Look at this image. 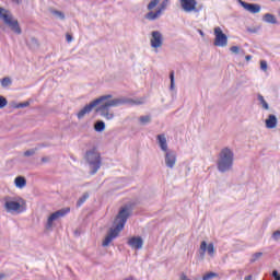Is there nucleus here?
Masks as SVG:
<instances>
[{
    "instance_id": "nucleus-1",
    "label": "nucleus",
    "mask_w": 280,
    "mask_h": 280,
    "mask_svg": "<svg viewBox=\"0 0 280 280\" xmlns=\"http://www.w3.org/2000/svg\"><path fill=\"white\" fill-rule=\"evenodd\" d=\"M130 215H132L131 206H125L119 209L118 214L116 215V219L114 221V224H116L115 228H110L107 232V235L103 240L102 246L104 248H106V246H109L113 240L119 237V233L124 231V226H126V223L128 222V218H130Z\"/></svg>"
},
{
    "instance_id": "nucleus-2",
    "label": "nucleus",
    "mask_w": 280,
    "mask_h": 280,
    "mask_svg": "<svg viewBox=\"0 0 280 280\" xmlns=\"http://www.w3.org/2000/svg\"><path fill=\"white\" fill-rule=\"evenodd\" d=\"M135 104V101L128 97H118V98H108L104 103L95 108V113H98L101 117H104L107 120L115 119V114L110 113V108H117L118 106H125Z\"/></svg>"
},
{
    "instance_id": "nucleus-3",
    "label": "nucleus",
    "mask_w": 280,
    "mask_h": 280,
    "mask_svg": "<svg viewBox=\"0 0 280 280\" xmlns=\"http://www.w3.org/2000/svg\"><path fill=\"white\" fill-rule=\"evenodd\" d=\"M235 161V153L229 147L223 148L219 153L217 161V170L221 174H226L233 170V163Z\"/></svg>"
},
{
    "instance_id": "nucleus-4",
    "label": "nucleus",
    "mask_w": 280,
    "mask_h": 280,
    "mask_svg": "<svg viewBox=\"0 0 280 280\" xmlns=\"http://www.w3.org/2000/svg\"><path fill=\"white\" fill-rule=\"evenodd\" d=\"M85 161L90 166L91 176H95V173L100 172V167H102V155L97 152L96 148L85 152Z\"/></svg>"
},
{
    "instance_id": "nucleus-5",
    "label": "nucleus",
    "mask_w": 280,
    "mask_h": 280,
    "mask_svg": "<svg viewBox=\"0 0 280 280\" xmlns=\"http://www.w3.org/2000/svg\"><path fill=\"white\" fill-rule=\"evenodd\" d=\"M0 19L3 20V23L8 25L11 32H14V34H23L21 25L19 24V20H14L12 12H10V10L0 7Z\"/></svg>"
},
{
    "instance_id": "nucleus-6",
    "label": "nucleus",
    "mask_w": 280,
    "mask_h": 280,
    "mask_svg": "<svg viewBox=\"0 0 280 280\" xmlns=\"http://www.w3.org/2000/svg\"><path fill=\"white\" fill-rule=\"evenodd\" d=\"M106 100H113V95L112 94L102 95L95 98L94 101L90 102L89 104H86L77 114L78 119H84L85 115H89L90 113H92L93 108H97V106H100V104H103V102H106Z\"/></svg>"
},
{
    "instance_id": "nucleus-7",
    "label": "nucleus",
    "mask_w": 280,
    "mask_h": 280,
    "mask_svg": "<svg viewBox=\"0 0 280 280\" xmlns=\"http://www.w3.org/2000/svg\"><path fill=\"white\" fill-rule=\"evenodd\" d=\"M1 202L7 213H14V212L21 213L23 211L21 210V202H19V198L16 197L4 196L1 199Z\"/></svg>"
},
{
    "instance_id": "nucleus-8",
    "label": "nucleus",
    "mask_w": 280,
    "mask_h": 280,
    "mask_svg": "<svg viewBox=\"0 0 280 280\" xmlns=\"http://www.w3.org/2000/svg\"><path fill=\"white\" fill-rule=\"evenodd\" d=\"M215 47H226L229 45V36L224 34L220 26L214 27V42Z\"/></svg>"
},
{
    "instance_id": "nucleus-9",
    "label": "nucleus",
    "mask_w": 280,
    "mask_h": 280,
    "mask_svg": "<svg viewBox=\"0 0 280 280\" xmlns=\"http://www.w3.org/2000/svg\"><path fill=\"white\" fill-rule=\"evenodd\" d=\"M70 212H71V208H62L60 210L52 212L47 219V223H46L47 231L52 229L54 222H56V220H58L59 218H65V215H67V213H70Z\"/></svg>"
},
{
    "instance_id": "nucleus-10",
    "label": "nucleus",
    "mask_w": 280,
    "mask_h": 280,
    "mask_svg": "<svg viewBox=\"0 0 280 280\" xmlns=\"http://www.w3.org/2000/svg\"><path fill=\"white\" fill-rule=\"evenodd\" d=\"M180 8L184 10V12H200L202 10V5H198V1L196 0H179Z\"/></svg>"
},
{
    "instance_id": "nucleus-11",
    "label": "nucleus",
    "mask_w": 280,
    "mask_h": 280,
    "mask_svg": "<svg viewBox=\"0 0 280 280\" xmlns=\"http://www.w3.org/2000/svg\"><path fill=\"white\" fill-rule=\"evenodd\" d=\"M165 155H164V163L166 165V167H168L170 170H174L175 165H176V151L168 149L167 151H164Z\"/></svg>"
},
{
    "instance_id": "nucleus-12",
    "label": "nucleus",
    "mask_w": 280,
    "mask_h": 280,
    "mask_svg": "<svg viewBox=\"0 0 280 280\" xmlns=\"http://www.w3.org/2000/svg\"><path fill=\"white\" fill-rule=\"evenodd\" d=\"M205 253H208L210 257H213L215 255V247L213 243H210L207 245L206 241H202L199 248V255L201 259H205Z\"/></svg>"
},
{
    "instance_id": "nucleus-13",
    "label": "nucleus",
    "mask_w": 280,
    "mask_h": 280,
    "mask_svg": "<svg viewBox=\"0 0 280 280\" xmlns=\"http://www.w3.org/2000/svg\"><path fill=\"white\" fill-rule=\"evenodd\" d=\"M151 47L153 49H159V47H163V34L159 31H153L151 33Z\"/></svg>"
},
{
    "instance_id": "nucleus-14",
    "label": "nucleus",
    "mask_w": 280,
    "mask_h": 280,
    "mask_svg": "<svg viewBox=\"0 0 280 280\" xmlns=\"http://www.w3.org/2000/svg\"><path fill=\"white\" fill-rule=\"evenodd\" d=\"M238 3L244 8V10L250 12V14H259V12H261V5L257 3H248L244 0H238Z\"/></svg>"
},
{
    "instance_id": "nucleus-15",
    "label": "nucleus",
    "mask_w": 280,
    "mask_h": 280,
    "mask_svg": "<svg viewBox=\"0 0 280 280\" xmlns=\"http://www.w3.org/2000/svg\"><path fill=\"white\" fill-rule=\"evenodd\" d=\"M130 248H135V250H141L143 248V238L141 236H132L127 242Z\"/></svg>"
},
{
    "instance_id": "nucleus-16",
    "label": "nucleus",
    "mask_w": 280,
    "mask_h": 280,
    "mask_svg": "<svg viewBox=\"0 0 280 280\" xmlns=\"http://www.w3.org/2000/svg\"><path fill=\"white\" fill-rule=\"evenodd\" d=\"M277 124H278V119H277V116L275 114L268 115V118L265 120V126L269 130H272V129L277 128Z\"/></svg>"
},
{
    "instance_id": "nucleus-17",
    "label": "nucleus",
    "mask_w": 280,
    "mask_h": 280,
    "mask_svg": "<svg viewBox=\"0 0 280 280\" xmlns=\"http://www.w3.org/2000/svg\"><path fill=\"white\" fill-rule=\"evenodd\" d=\"M158 143L161 148L162 152H167V138H165V135H159L158 136Z\"/></svg>"
},
{
    "instance_id": "nucleus-18",
    "label": "nucleus",
    "mask_w": 280,
    "mask_h": 280,
    "mask_svg": "<svg viewBox=\"0 0 280 280\" xmlns=\"http://www.w3.org/2000/svg\"><path fill=\"white\" fill-rule=\"evenodd\" d=\"M262 21L264 23H269L270 25H277L279 23V21H277V16L271 13H266L262 16Z\"/></svg>"
},
{
    "instance_id": "nucleus-19",
    "label": "nucleus",
    "mask_w": 280,
    "mask_h": 280,
    "mask_svg": "<svg viewBox=\"0 0 280 280\" xmlns=\"http://www.w3.org/2000/svg\"><path fill=\"white\" fill-rule=\"evenodd\" d=\"M26 45L33 51H36V49L40 47V43L38 42V39H36V37H31L30 39H27Z\"/></svg>"
},
{
    "instance_id": "nucleus-20",
    "label": "nucleus",
    "mask_w": 280,
    "mask_h": 280,
    "mask_svg": "<svg viewBox=\"0 0 280 280\" xmlns=\"http://www.w3.org/2000/svg\"><path fill=\"white\" fill-rule=\"evenodd\" d=\"M159 16H161V11H159V9H156V11H150L149 13H147L144 15V19L147 21H156V19H159Z\"/></svg>"
},
{
    "instance_id": "nucleus-21",
    "label": "nucleus",
    "mask_w": 280,
    "mask_h": 280,
    "mask_svg": "<svg viewBox=\"0 0 280 280\" xmlns=\"http://www.w3.org/2000/svg\"><path fill=\"white\" fill-rule=\"evenodd\" d=\"M15 183V187H18V189H23V187H25V185H27V179H25V177L23 176H18L14 179Z\"/></svg>"
},
{
    "instance_id": "nucleus-22",
    "label": "nucleus",
    "mask_w": 280,
    "mask_h": 280,
    "mask_svg": "<svg viewBox=\"0 0 280 280\" xmlns=\"http://www.w3.org/2000/svg\"><path fill=\"white\" fill-rule=\"evenodd\" d=\"M95 132H104L106 130V122L104 120H96L94 124Z\"/></svg>"
},
{
    "instance_id": "nucleus-23",
    "label": "nucleus",
    "mask_w": 280,
    "mask_h": 280,
    "mask_svg": "<svg viewBox=\"0 0 280 280\" xmlns=\"http://www.w3.org/2000/svg\"><path fill=\"white\" fill-rule=\"evenodd\" d=\"M140 126H148V124L152 122V116L145 115L139 117Z\"/></svg>"
},
{
    "instance_id": "nucleus-24",
    "label": "nucleus",
    "mask_w": 280,
    "mask_h": 280,
    "mask_svg": "<svg viewBox=\"0 0 280 280\" xmlns=\"http://www.w3.org/2000/svg\"><path fill=\"white\" fill-rule=\"evenodd\" d=\"M258 102L261 104L265 110H270V105H268V102H266V98H264V95L258 94Z\"/></svg>"
},
{
    "instance_id": "nucleus-25",
    "label": "nucleus",
    "mask_w": 280,
    "mask_h": 280,
    "mask_svg": "<svg viewBox=\"0 0 280 280\" xmlns=\"http://www.w3.org/2000/svg\"><path fill=\"white\" fill-rule=\"evenodd\" d=\"M89 197H90L89 192H84V194L82 195V197H80V198L78 199V201H77V207H78V208L82 207V205H83L84 202H86V200H89Z\"/></svg>"
},
{
    "instance_id": "nucleus-26",
    "label": "nucleus",
    "mask_w": 280,
    "mask_h": 280,
    "mask_svg": "<svg viewBox=\"0 0 280 280\" xmlns=\"http://www.w3.org/2000/svg\"><path fill=\"white\" fill-rule=\"evenodd\" d=\"M50 13L56 16L57 19H60V21H65L66 16H65V13L62 11H58L56 9H52L50 11Z\"/></svg>"
},
{
    "instance_id": "nucleus-27",
    "label": "nucleus",
    "mask_w": 280,
    "mask_h": 280,
    "mask_svg": "<svg viewBox=\"0 0 280 280\" xmlns=\"http://www.w3.org/2000/svg\"><path fill=\"white\" fill-rule=\"evenodd\" d=\"M170 80H171L170 90L174 91V89H176V80H175V77H174V70H172L170 72Z\"/></svg>"
},
{
    "instance_id": "nucleus-28",
    "label": "nucleus",
    "mask_w": 280,
    "mask_h": 280,
    "mask_svg": "<svg viewBox=\"0 0 280 280\" xmlns=\"http://www.w3.org/2000/svg\"><path fill=\"white\" fill-rule=\"evenodd\" d=\"M12 84V79H10V77H5L1 80V86L3 89H7V86H11Z\"/></svg>"
},
{
    "instance_id": "nucleus-29",
    "label": "nucleus",
    "mask_w": 280,
    "mask_h": 280,
    "mask_svg": "<svg viewBox=\"0 0 280 280\" xmlns=\"http://www.w3.org/2000/svg\"><path fill=\"white\" fill-rule=\"evenodd\" d=\"M264 257V253L257 252L254 255H252V258L249 260V264H255L259 258Z\"/></svg>"
},
{
    "instance_id": "nucleus-30",
    "label": "nucleus",
    "mask_w": 280,
    "mask_h": 280,
    "mask_svg": "<svg viewBox=\"0 0 280 280\" xmlns=\"http://www.w3.org/2000/svg\"><path fill=\"white\" fill-rule=\"evenodd\" d=\"M159 3H161V0H151L148 3L147 9L152 11V10H154V8H156V5H159Z\"/></svg>"
},
{
    "instance_id": "nucleus-31",
    "label": "nucleus",
    "mask_w": 280,
    "mask_h": 280,
    "mask_svg": "<svg viewBox=\"0 0 280 280\" xmlns=\"http://www.w3.org/2000/svg\"><path fill=\"white\" fill-rule=\"evenodd\" d=\"M167 5H170V0H163L160 3L158 10L162 13V12H164V10H167Z\"/></svg>"
},
{
    "instance_id": "nucleus-32",
    "label": "nucleus",
    "mask_w": 280,
    "mask_h": 280,
    "mask_svg": "<svg viewBox=\"0 0 280 280\" xmlns=\"http://www.w3.org/2000/svg\"><path fill=\"white\" fill-rule=\"evenodd\" d=\"M215 277H218V273L210 271L202 277V280L215 279Z\"/></svg>"
},
{
    "instance_id": "nucleus-33",
    "label": "nucleus",
    "mask_w": 280,
    "mask_h": 280,
    "mask_svg": "<svg viewBox=\"0 0 280 280\" xmlns=\"http://www.w3.org/2000/svg\"><path fill=\"white\" fill-rule=\"evenodd\" d=\"M30 106V102H24V103H14L13 108H27Z\"/></svg>"
},
{
    "instance_id": "nucleus-34",
    "label": "nucleus",
    "mask_w": 280,
    "mask_h": 280,
    "mask_svg": "<svg viewBox=\"0 0 280 280\" xmlns=\"http://www.w3.org/2000/svg\"><path fill=\"white\" fill-rule=\"evenodd\" d=\"M38 152V148H33L24 152V156H34Z\"/></svg>"
},
{
    "instance_id": "nucleus-35",
    "label": "nucleus",
    "mask_w": 280,
    "mask_h": 280,
    "mask_svg": "<svg viewBox=\"0 0 280 280\" xmlns=\"http://www.w3.org/2000/svg\"><path fill=\"white\" fill-rule=\"evenodd\" d=\"M230 51H232V54H244V49H240V47L238 46H232L231 48H230Z\"/></svg>"
},
{
    "instance_id": "nucleus-36",
    "label": "nucleus",
    "mask_w": 280,
    "mask_h": 280,
    "mask_svg": "<svg viewBox=\"0 0 280 280\" xmlns=\"http://www.w3.org/2000/svg\"><path fill=\"white\" fill-rule=\"evenodd\" d=\"M8 106V98L0 95V108H5Z\"/></svg>"
},
{
    "instance_id": "nucleus-37",
    "label": "nucleus",
    "mask_w": 280,
    "mask_h": 280,
    "mask_svg": "<svg viewBox=\"0 0 280 280\" xmlns=\"http://www.w3.org/2000/svg\"><path fill=\"white\" fill-rule=\"evenodd\" d=\"M261 71H268V62L266 60L260 61Z\"/></svg>"
},
{
    "instance_id": "nucleus-38",
    "label": "nucleus",
    "mask_w": 280,
    "mask_h": 280,
    "mask_svg": "<svg viewBox=\"0 0 280 280\" xmlns=\"http://www.w3.org/2000/svg\"><path fill=\"white\" fill-rule=\"evenodd\" d=\"M272 240H275V242H279V240H280V230H278V231H275L273 233H272Z\"/></svg>"
},
{
    "instance_id": "nucleus-39",
    "label": "nucleus",
    "mask_w": 280,
    "mask_h": 280,
    "mask_svg": "<svg viewBox=\"0 0 280 280\" xmlns=\"http://www.w3.org/2000/svg\"><path fill=\"white\" fill-rule=\"evenodd\" d=\"M271 276L275 280H280V273L277 269L272 271Z\"/></svg>"
},
{
    "instance_id": "nucleus-40",
    "label": "nucleus",
    "mask_w": 280,
    "mask_h": 280,
    "mask_svg": "<svg viewBox=\"0 0 280 280\" xmlns=\"http://www.w3.org/2000/svg\"><path fill=\"white\" fill-rule=\"evenodd\" d=\"M66 40H67V43H71L73 40V35L67 33L66 34Z\"/></svg>"
},
{
    "instance_id": "nucleus-41",
    "label": "nucleus",
    "mask_w": 280,
    "mask_h": 280,
    "mask_svg": "<svg viewBox=\"0 0 280 280\" xmlns=\"http://www.w3.org/2000/svg\"><path fill=\"white\" fill-rule=\"evenodd\" d=\"M42 163H49V158L47 156L42 158Z\"/></svg>"
},
{
    "instance_id": "nucleus-42",
    "label": "nucleus",
    "mask_w": 280,
    "mask_h": 280,
    "mask_svg": "<svg viewBox=\"0 0 280 280\" xmlns=\"http://www.w3.org/2000/svg\"><path fill=\"white\" fill-rule=\"evenodd\" d=\"M12 3H16V5H21L22 1L21 0H11Z\"/></svg>"
},
{
    "instance_id": "nucleus-43",
    "label": "nucleus",
    "mask_w": 280,
    "mask_h": 280,
    "mask_svg": "<svg viewBox=\"0 0 280 280\" xmlns=\"http://www.w3.org/2000/svg\"><path fill=\"white\" fill-rule=\"evenodd\" d=\"M252 58H253V56L247 55V56L245 57V60L248 62V60H252Z\"/></svg>"
},
{
    "instance_id": "nucleus-44",
    "label": "nucleus",
    "mask_w": 280,
    "mask_h": 280,
    "mask_svg": "<svg viewBox=\"0 0 280 280\" xmlns=\"http://www.w3.org/2000/svg\"><path fill=\"white\" fill-rule=\"evenodd\" d=\"M245 280H253V276L249 275V276L245 277Z\"/></svg>"
},
{
    "instance_id": "nucleus-45",
    "label": "nucleus",
    "mask_w": 280,
    "mask_h": 280,
    "mask_svg": "<svg viewBox=\"0 0 280 280\" xmlns=\"http://www.w3.org/2000/svg\"><path fill=\"white\" fill-rule=\"evenodd\" d=\"M5 279V273H0V280Z\"/></svg>"
},
{
    "instance_id": "nucleus-46",
    "label": "nucleus",
    "mask_w": 280,
    "mask_h": 280,
    "mask_svg": "<svg viewBox=\"0 0 280 280\" xmlns=\"http://www.w3.org/2000/svg\"><path fill=\"white\" fill-rule=\"evenodd\" d=\"M199 34H200L201 36H205V33H203L202 31H199Z\"/></svg>"
},
{
    "instance_id": "nucleus-47",
    "label": "nucleus",
    "mask_w": 280,
    "mask_h": 280,
    "mask_svg": "<svg viewBox=\"0 0 280 280\" xmlns=\"http://www.w3.org/2000/svg\"><path fill=\"white\" fill-rule=\"evenodd\" d=\"M248 32H253V33H255V30H250V28H248Z\"/></svg>"
}]
</instances>
